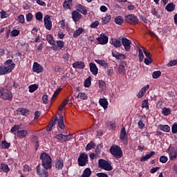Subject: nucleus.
I'll list each match as a JSON object with an SVG mask.
<instances>
[{"label": "nucleus", "instance_id": "f257e3e1", "mask_svg": "<svg viewBox=\"0 0 177 177\" xmlns=\"http://www.w3.org/2000/svg\"><path fill=\"white\" fill-rule=\"evenodd\" d=\"M56 122H57L58 132H59V133H66V124H64V116H63V115H60L59 118L55 116L54 118L51 120V122H50L47 126V132L52 131V128L56 125Z\"/></svg>", "mask_w": 177, "mask_h": 177}, {"label": "nucleus", "instance_id": "f03ea898", "mask_svg": "<svg viewBox=\"0 0 177 177\" xmlns=\"http://www.w3.org/2000/svg\"><path fill=\"white\" fill-rule=\"evenodd\" d=\"M39 158L41 161V165L45 169H52V158L46 152L41 153Z\"/></svg>", "mask_w": 177, "mask_h": 177}, {"label": "nucleus", "instance_id": "7ed1b4c3", "mask_svg": "<svg viewBox=\"0 0 177 177\" xmlns=\"http://www.w3.org/2000/svg\"><path fill=\"white\" fill-rule=\"evenodd\" d=\"M109 152L116 160H120V158H122L124 156V152H122L121 147L117 145H112L109 149Z\"/></svg>", "mask_w": 177, "mask_h": 177}, {"label": "nucleus", "instance_id": "20e7f679", "mask_svg": "<svg viewBox=\"0 0 177 177\" xmlns=\"http://www.w3.org/2000/svg\"><path fill=\"white\" fill-rule=\"evenodd\" d=\"M0 97L3 100H8L12 102L13 99V93L8 88H2L0 89Z\"/></svg>", "mask_w": 177, "mask_h": 177}, {"label": "nucleus", "instance_id": "39448f33", "mask_svg": "<svg viewBox=\"0 0 177 177\" xmlns=\"http://www.w3.org/2000/svg\"><path fill=\"white\" fill-rule=\"evenodd\" d=\"M15 67H16L15 64L0 66V75H6V74H10Z\"/></svg>", "mask_w": 177, "mask_h": 177}, {"label": "nucleus", "instance_id": "423d86ee", "mask_svg": "<svg viewBox=\"0 0 177 177\" xmlns=\"http://www.w3.org/2000/svg\"><path fill=\"white\" fill-rule=\"evenodd\" d=\"M77 162L79 167H85L89 162L88 154L85 152L81 153L77 158Z\"/></svg>", "mask_w": 177, "mask_h": 177}, {"label": "nucleus", "instance_id": "0eeeda50", "mask_svg": "<svg viewBox=\"0 0 177 177\" xmlns=\"http://www.w3.org/2000/svg\"><path fill=\"white\" fill-rule=\"evenodd\" d=\"M98 167L101 169H104V171H113V166H111L109 161L104 159H100L98 160Z\"/></svg>", "mask_w": 177, "mask_h": 177}, {"label": "nucleus", "instance_id": "6e6552de", "mask_svg": "<svg viewBox=\"0 0 177 177\" xmlns=\"http://www.w3.org/2000/svg\"><path fill=\"white\" fill-rule=\"evenodd\" d=\"M124 20L126 23H129V24H131L132 26H135L139 23V19L138 17L135 16L133 14H129L124 17Z\"/></svg>", "mask_w": 177, "mask_h": 177}, {"label": "nucleus", "instance_id": "1a4fd4ad", "mask_svg": "<svg viewBox=\"0 0 177 177\" xmlns=\"http://www.w3.org/2000/svg\"><path fill=\"white\" fill-rule=\"evenodd\" d=\"M167 153L169 154V158L171 161H174L177 159V149L174 147L169 146L167 149Z\"/></svg>", "mask_w": 177, "mask_h": 177}, {"label": "nucleus", "instance_id": "9d476101", "mask_svg": "<svg viewBox=\"0 0 177 177\" xmlns=\"http://www.w3.org/2000/svg\"><path fill=\"white\" fill-rule=\"evenodd\" d=\"M120 139L123 142V145L125 146L128 145V133H127V130L124 127L120 130Z\"/></svg>", "mask_w": 177, "mask_h": 177}, {"label": "nucleus", "instance_id": "9b49d317", "mask_svg": "<svg viewBox=\"0 0 177 177\" xmlns=\"http://www.w3.org/2000/svg\"><path fill=\"white\" fill-rule=\"evenodd\" d=\"M48 169H50L44 168L41 169V164H39L36 167L37 174L39 175V177H48L49 173L48 172Z\"/></svg>", "mask_w": 177, "mask_h": 177}, {"label": "nucleus", "instance_id": "f8f14e48", "mask_svg": "<svg viewBox=\"0 0 177 177\" xmlns=\"http://www.w3.org/2000/svg\"><path fill=\"white\" fill-rule=\"evenodd\" d=\"M120 41L126 52H129L131 50V44H132V41H131L127 37H122V39H120Z\"/></svg>", "mask_w": 177, "mask_h": 177}, {"label": "nucleus", "instance_id": "ddd939ff", "mask_svg": "<svg viewBox=\"0 0 177 177\" xmlns=\"http://www.w3.org/2000/svg\"><path fill=\"white\" fill-rule=\"evenodd\" d=\"M44 26L46 30H48V31H50V30H52V21L50 20V16L46 15L44 18Z\"/></svg>", "mask_w": 177, "mask_h": 177}, {"label": "nucleus", "instance_id": "4468645a", "mask_svg": "<svg viewBox=\"0 0 177 177\" xmlns=\"http://www.w3.org/2000/svg\"><path fill=\"white\" fill-rule=\"evenodd\" d=\"M32 71L33 73L39 74V73H42V71H44V67L38 62H34L32 66Z\"/></svg>", "mask_w": 177, "mask_h": 177}, {"label": "nucleus", "instance_id": "2eb2a0df", "mask_svg": "<svg viewBox=\"0 0 177 177\" xmlns=\"http://www.w3.org/2000/svg\"><path fill=\"white\" fill-rule=\"evenodd\" d=\"M82 19V15H81L77 10L72 12V19L75 23L80 21Z\"/></svg>", "mask_w": 177, "mask_h": 177}, {"label": "nucleus", "instance_id": "dca6fc26", "mask_svg": "<svg viewBox=\"0 0 177 177\" xmlns=\"http://www.w3.org/2000/svg\"><path fill=\"white\" fill-rule=\"evenodd\" d=\"M15 135L19 139H24L28 135V130H18Z\"/></svg>", "mask_w": 177, "mask_h": 177}, {"label": "nucleus", "instance_id": "f3484780", "mask_svg": "<svg viewBox=\"0 0 177 177\" xmlns=\"http://www.w3.org/2000/svg\"><path fill=\"white\" fill-rule=\"evenodd\" d=\"M121 39L122 37H120L119 39H111L110 40V44H111L114 48H121V46H122Z\"/></svg>", "mask_w": 177, "mask_h": 177}, {"label": "nucleus", "instance_id": "a211bd4d", "mask_svg": "<svg viewBox=\"0 0 177 177\" xmlns=\"http://www.w3.org/2000/svg\"><path fill=\"white\" fill-rule=\"evenodd\" d=\"M76 8V10L79 13H82V15H84V16H86V15H88V10H86V7L82 6V4H77Z\"/></svg>", "mask_w": 177, "mask_h": 177}, {"label": "nucleus", "instance_id": "6ab92c4d", "mask_svg": "<svg viewBox=\"0 0 177 177\" xmlns=\"http://www.w3.org/2000/svg\"><path fill=\"white\" fill-rule=\"evenodd\" d=\"M149 88H150V86L149 84H147L146 86L142 87L138 92V93L137 95V97H138V99H142V97H143V96H145V95L147 91L149 89Z\"/></svg>", "mask_w": 177, "mask_h": 177}, {"label": "nucleus", "instance_id": "aec40b11", "mask_svg": "<svg viewBox=\"0 0 177 177\" xmlns=\"http://www.w3.org/2000/svg\"><path fill=\"white\" fill-rule=\"evenodd\" d=\"M73 68H78L79 70H84L85 68V62L76 61L73 64Z\"/></svg>", "mask_w": 177, "mask_h": 177}, {"label": "nucleus", "instance_id": "412c9836", "mask_svg": "<svg viewBox=\"0 0 177 177\" xmlns=\"http://www.w3.org/2000/svg\"><path fill=\"white\" fill-rule=\"evenodd\" d=\"M97 41L100 45H106L109 42V37L106 35L97 37Z\"/></svg>", "mask_w": 177, "mask_h": 177}, {"label": "nucleus", "instance_id": "4be33fe9", "mask_svg": "<svg viewBox=\"0 0 177 177\" xmlns=\"http://www.w3.org/2000/svg\"><path fill=\"white\" fill-rule=\"evenodd\" d=\"M89 67H90V71L93 74V75H97L99 69L97 68L96 64L91 62L89 64Z\"/></svg>", "mask_w": 177, "mask_h": 177}, {"label": "nucleus", "instance_id": "5701e85b", "mask_svg": "<svg viewBox=\"0 0 177 177\" xmlns=\"http://www.w3.org/2000/svg\"><path fill=\"white\" fill-rule=\"evenodd\" d=\"M55 165V168L60 171L61 169H63V167H64V162L61 158L57 159Z\"/></svg>", "mask_w": 177, "mask_h": 177}, {"label": "nucleus", "instance_id": "b1692460", "mask_svg": "<svg viewBox=\"0 0 177 177\" xmlns=\"http://www.w3.org/2000/svg\"><path fill=\"white\" fill-rule=\"evenodd\" d=\"M112 56L113 57H115V59H118V60H120V59H123V60H125V59H127V55L122 53H120L117 51H112Z\"/></svg>", "mask_w": 177, "mask_h": 177}, {"label": "nucleus", "instance_id": "393cba45", "mask_svg": "<svg viewBox=\"0 0 177 177\" xmlns=\"http://www.w3.org/2000/svg\"><path fill=\"white\" fill-rule=\"evenodd\" d=\"M154 154H156V152L154 151H151L149 153H147L145 156H142L140 158V162H145V161H147V160H149V158H151V157H153Z\"/></svg>", "mask_w": 177, "mask_h": 177}, {"label": "nucleus", "instance_id": "a878e982", "mask_svg": "<svg viewBox=\"0 0 177 177\" xmlns=\"http://www.w3.org/2000/svg\"><path fill=\"white\" fill-rule=\"evenodd\" d=\"M95 62L104 68H107V67H109V64L104 59H95Z\"/></svg>", "mask_w": 177, "mask_h": 177}, {"label": "nucleus", "instance_id": "bb28decb", "mask_svg": "<svg viewBox=\"0 0 177 177\" xmlns=\"http://www.w3.org/2000/svg\"><path fill=\"white\" fill-rule=\"evenodd\" d=\"M99 104H100V106L103 107L104 110H106V109H107V106H109V102H107V100L104 98H100L99 100Z\"/></svg>", "mask_w": 177, "mask_h": 177}, {"label": "nucleus", "instance_id": "cd10ccee", "mask_svg": "<svg viewBox=\"0 0 177 177\" xmlns=\"http://www.w3.org/2000/svg\"><path fill=\"white\" fill-rule=\"evenodd\" d=\"M85 32V29L79 28L73 32V38H78L81 34Z\"/></svg>", "mask_w": 177, "mask_h": 177}, {"label": "nucleus", "instance_id": "c85d7f7f", "mask_svg": "<svg viewBox=\"0 0 177 177\" xmlns=\"http://www.w3.org/2000/svg\"><path fill=\"white\" fill-rule=\"evenodd\" d=\"M159 129L163 132H170L171 127L168 124H160Z\"/></svg>", "mask_w": 177, "mask_h": 177}, {"label": "nucleus", "instance_id": "c756f323", "mask_svg": "<svg viewBox=\"0 0 177 177\" xmlns=\"http://www.w3.org/2000/svg\"><path fill=\"white\" fill-rule=\"evenodd\" d=\"M91 175H92V171H91V168L87 167L83 171L81 177H89Z\"/></svg>", "mask_w": 177, "mask_h": 177}, {"label": "nucleus", "instance_id": "7c9ffc66", "mask_svg": "<svg viewBox=\"0 0 177 177\" xmlns=\"http://www.w3.org/2000/svg\"><path fill=\"white\" fill-rule=\"evenodd\" d=\"M46 39L50 45H56V41H55V39H53V36L52 35H47Z\"/></svg>", "mask_w": 177, "mask_h": 177}, {"label": "nucleus", "instance_id": "2f4dec72", "mask_svg": "<svg viewBox=\"0 0 177 177\" xmlns=\"http://www.w3.org/2000/svg\"><path fill=\"white\" fill-rule=\"evenodd\" d=\"M175 4L174 3H169L166 7L165 9L167 10V12H174L175 10Z\"/></svg>", "mask_w": 177, "mask_h": 177}, {"label": "nucleus", "instance_id": "473e14b6", "mask_svg": "<svg viewBox=\"0 0 177 177\" xmlns=\"http://www.w3.org/2000/svg\"><path fill=\"white\" fill-rule=\"evenodd\" d=\"M171 113H172V110L171 109V108L164 107L163 109H162V114H163L166 117L170 115Z\"/></svg>", "mask_w": 177, "mask_h": 177}, {"label": "nucleus", "instance_id": "72a5a7b5", "mask_svg": "<svg viewBox=\"0 0 177 177\" xmlns=\"http://www.w3.org/2000/svg\"><path fill=\"white\" fill-rule=\"evenodd\" d=\"M73 0H65L63 3V7L64 9H71V3Z\"/></svg>", "mask_w": 177, "mask_h": 177}, {"label": "nucleus", "instance_id": "f704fd0d", "mask_svg": "<svg viewBox=\"0 0 177 177\" xmlns=\"http://www.w3.org/2000/svg\"><path fill=\"white\" fill-rule=\"evenodd\" d=\"M17 112L19 113V114H21V115H25V116L28 115V114H30V111L24 108H21L19 109Z\"/></svg>", "mask_w": 177, "mask_h": 177}, {"label": "nucleus", "instance_id": "c9c22d12", "mask_svg": "<svg viewBox=\"0 0 177 177\" xmlns=\"http://www.w3.org/2000/svg\"><path fill=\"white\" fill-rule=\"evenodd\" d=\"M1 169L6 174H8L9 171H10V168H9V166L5 163L1 164Z\"/></svg>", "mask_w": 177, "mask_h": 177}, {"label": "nucleus", "instance_id": "e433bc0d", "mask_svg": "<svg viewBox=\"0 0 177 177\" xmlns=\"http://www.w3.org/2000/svg\"><path fill=\"white\" fill-rule=\"evenodd\" d=\"M32 142L35 147V150H38V148L39 147V141L38 140V138L37 136L33 137L32 138Z\"/></svg>", "mask_w": 177, "mask_h": 177}, {"label": "nucleus", "instance_id": "4c0bfd02", "mask_svg": "<svg viewBox=\"0 0 177 177\" xmlns=\"http://www.w3.org/2000/svg\"><path fill=\"white\" fill-rule=\"evenodd\" d=\"M115 23L118 24V26H121L122 23H124V18L122 16H118L115 18Z\"/></svg>", "mask_w": 177, "mask_h": 177}, {"label": "nucleus", "instance_id": "58836bf2", "mask_svg": "<svg viewBox=\"0 0 177 177\" xmlns=\"http://www.w3.org/2000/svg\"><path fill=\"white\" fill-rule=\"evenodd\" d=\"M110 20H111V15L110 14H106V17L102 18L103 24H107V23H110Z\"/></svg>", "mask_w": 177, "mask_h": 177}, {"label": "nucleus", "instance_id": "ea45409f", "mask_svg": "<svg viewBox=\"0 0 177 177\" xmlns=\"http://www.w3.org/2000/svg\"><path fill=\"white\" fill-rule=\"evenodd\" d=\"M92 149H95V142H93V141H91L87 144L86 151H89V150H92Z\"/></svg>", "mask_w": 177, "mask_h": 177}, {"label": "nucleus", "instance_id": "a19ab883", "mask_svg": "<svg viewBox=\"0 0 177 177\" xmlns=\"http://www.w3.org/2000/svg\"><path fill=\"white\" fill-rule=\"evenodd\" d=\"M28 89H29V92L30 93H32L34 92H35V91H37V89H38V85L37 84H31L28 86Z\"/></svg>", "mask_w": 177, "mask_h": 177}, {"label": "nucleus", "instance_id": "79ce46f5", "mask_svg": "<svg viewBox=\"0 0 177 177\" xmlns=\"http://www.w3.org/2000/svg\"><path fill=\"white\" fill-rule=\"evenodd\" d=\"M56 46H55V48L57 49V48L59 49H62V48H64V41H62V40H57L56 41Z\"/></svg>", "mask_w": 177, "mask_h": 177}, {"label": "nucleus", "instance_id": "37998d69", "mask_svg": "<svg viewBox=\"0 0 177 177\" xmlns=\"http://www.w3.org/2000/svg\"><path fill=\"white\" fill-rule=\"evenodd\" d=\"M160 77H161V71H156L153 72L152 78H153V80H157V78H160Z\"/></svg>", "mask_w": 177, "mask_h": 177}, {"label": "nucleus", "instance_id": "c03bdc74", "mask_svg": "<svg viewBox=\"0 0 177 177\" xmlns=\"http://www.w3.org/2000/svg\"><path fill=\"white\" fill-rule=\"evenodd\" d=\"M70 100H68V98H66L61 104V106L59 107V111H63V109H64L66 107V106H67L68 101Z\"/></svg>", "mask_w": 177, "mask_h": 177}, {"label": "nucleus", "instance_id": "a18cd8bd", "mask_svg": "<svg viewBox=\"0 0 177 177\" xmlns=\"http://www.w3.org/2000/svg\"><path fill=\"white\" fill-rule=\"evenodd\" d=\"M118 73H119V74H122V75H124V74H125V73H127V71H125V66L124 65L121 64L119 66Z\"/></svg>", "mask_w": 177, "mask_h": 177}, {"label": "nucleus", "instance_id": "49530a36", "mask_svg": "<svg viewBox=\"0 0 177 177\" xmlns=\"http://www.w3.org/2000/svg\"><path fill=\"white\" fill-rule=\"evenodd\" d=\"M92 80V77L89 76L85 81H84V86L85 88H89L91 86V84L92 82H91Z\"/></svg>", "mask_w": 177, "mask_h": 177}, {"label": "nucleus", "instance_id": "de8ad7c7", "mask_svg": "<svg viewBox=\"0 0 177 177\" xmlns=\"http://www.w3.org/2000/svg\"><path fill=\"white\" fill-rule=\"evenodd\" d=\"M137 49H138L139 52V60L140 62H143V59H145V55H143V51L140 49V47L138 46Z\"/></svg>", "mask_w": 177, "mask_h": 177}, {"label": "nucleus", "instance_id": "09e8293b", "mask_svg": "<svg viewBox=\"0 0 177 177\" xmlns=\"http://www.w3.org/2000/svg\"><path fill=\"white\" fill-rule=\"evenodd\" d=\"M64 134L63 133H59L55 136V138L59 140V142H61L62 143L64 142Z\"/></svg>", "mask_w": 177, "mask_h": 177}, {"label": "nucleus", "instance_id": "8fccbe9b", "mask_svg": "<svg viewBox=\"0 0 177 177\" xmlns=\"http://www.w3.org/2000/svg\"><path fill=\"white\" fill-rule=\"evenodd\" d=\"M142 108L149 110V100H144L142 102Z\"/></svg>", "mask_w": 177, "mask_h": 177}, {"label": "nucleus", "instance_id": "3c124183", "mask_svg": "<svg viewBox=\"0 0 177 177\" xmlns=\"http://www.w3.org/2000/svg\"><path fill=\"white\" fill-rule=\"evenodd\" d=\"M20 125L21 124H15V125H14L12 128H11V129H10V132L12 133H15V132H17V131H19V129H20Z\"/></svg>", "mask_w": 177, "mask_h": 177}, {"label": "nucleus", "instance_id": "603ef678", "mask_svg": "<svg viewBox=\"0 0 177 177\" xmlns=\"http://www.w3.org/2000/svg\"><path fill=\"white\" fill-rule=\"evenodd\" d=\"M36 20H38L39 21H42V19L44 17L42 12H37L35 15Z\"/></svg>", "mask_w": 177, "mask_h": 177}, {"label": "nucleus", "instance_id": "864d4df0", "mask_svg": "<svg viewBox=\"0 0 177 177\" xmlns=\"http://www.w3.org/2000/svg\"><path fill=\"white\" fill-rule=\"evenodd\" d=\"M76 97H80L83 100H86L88 99V96H86V93H79Z\"/></svg>", "mask_w": 177, "mask_h": 177}, {"label": "nucleus", "instance_id": "5fc2aeb1", "mask_svg": "<svg viewBox=\"0 0 177 177\" xmlns=\"http://www.w3.org/2000/svg\"><path fill=\"white\" fill-rule=\"evenodd\" d=\"M26 21H28V23H30V21H32V17H34V16L31 12H28V14H26Z\"/></svg>", "mask_w": 177, "mask_h": 177}, {"label": "nucleus", "instance_id": "6e6d98bb", "mask_svg": "<svg viewBox=\"0 0 177 177\" xmlns=\"http://www.w3.org/2000/svg\"><path fill=\"white\" fill-rule=\"evenodd\" d=\"M159 161L160 162H162V164H165V162L168 161V157L162 156L160 157Z\"/></svg>", "mask_w": 177, "mask_h": 177}, {"label": "nucleus", "instance_id": "4d7b16f0", "mask_svg": "<svg viewBox=\"0 0 177 177\" xmlns=\"http://www.w3.org/2000/svg\"><path fill=\"white\" fill-rule=\"evenodd\" d=\"M20 34V30L14 29L11 31V37H17Z\"/></svg>", "mask_w": 177, "mask_h": 177}, {"label": "nucleus", "instance_id": "13d9d810", "mask_svg": "<svg viewBox=\"0 0 177 177\" xmlns=\"http://www.w3.org/2000/svg\"><path fill=\"white\" fill-rule=\"evenodd\" d=\"M109 127L111 128L112 131H114V129H115V128H117V124H115V122L113 121H109L108 122Z\"/></svg>", "mask_w": 177, "mask_h": 177}, {"label": "nucleus", "instance_id": "bf43d9fd", "mask_svg": "<svg viewBox=\"0 0 177 177\" xmlns=\"http://www.w3.org/2000/svg\"><path fill=\"white\" fill-rule=\"evenodd\" d=\"M177 66V59L171 60L167 64V67H174Z\"/></svg>", "mask_w": 177, "mask_h": 177}, {"label": "nucleus", "instance_id": "052dcab7", "mask_svg": "<svg viewBox=\"0 0 177 177\" xmlns=\"http://www.w3.org/2000/svg\"><path fill=\"white\" fill-rule=\"evenodd\" d=\"M146 125L145 124V123H143V120H140L138 121V128L140 129H145Z\"/></svg>", "mask_w": 177, "mask_h": 177}, {"label": "nucleus", "instance_id": "680f3d73", "mask_svg": "<svg viewBox=\"0 0 177 177\" xmlns=\"http://www.w3.org/2000/svg\"><path fill=\"white\" fill-rule=\"evenodd\" d=\"M2 147L3 149H9L10 147V143L6 141H2Z\"/></svg>", "mask_w": 177, "mask_h": 177}, {"label": "nucleus", "instance_id": "e2e57ef3", "mask_svg": "<svg viewBox=\"0 0 177 177\" xmlns=\"http://www.w3.org/2000/svg\"><path fill=\"white\" fill-rule=\"evenodd\" d=\"M144 63L147 64V66H149V64H151V63H153V59H151V57L145 58Z\"/></svg>", "mask_w": 177, "mask_h": 177}, {"label": "nucleus", "instance_id": "0e129e2a", "mask_svg": "<svg viewBox=\"0 0 177 177\" xmlns=\"http://www.w3.org/2000/svg\"><path fill=\"white\" fill-rule=\"evenodd\" d=\"M171 132L173 134L177 133V123L173 124L171 127Z\"/></svg>", "mask_w": 177, "mask_h": 177}, {"label": "nucleus", "instance_id": "69168bd1", "mask_svg": "<svg viewBox=\"0 0 177 177\" xmlns=\"http://www.w3.org/2000/svg\"><path fill=\"white\" fill-rule=\"evenodd\" d=\"M0 17L1 19H7L8 13H6V11H4V10L1 11L0 12Z\"/></svg>", "mask_w": 177, "mask_h": 177}, {"label": "nucleus", "instance_id": "338daca9", "mask_svg": "<svg viewBox=\"0 0 177 177\" xmlns=\"http://www.w3.org/2000/svg\"><path fill=\"white\" fill-rule=\"evenodd\" d=\"M18 19L19 21L21 24H24V21H26V19H24V15H20L18 17Z\"/></svg>", "mask_w": 177, "mask_h": 177}, {"label": "nucleus", "instance_id": "774afa93", "mask_svg": "<svg viewBox=\"0 0 177 177\" xmlns=\"http://www.w3.org/2000/svg\"><path fill=\"white\" fill-rule=\"evenodd\" d=\"M97 26H99V21H95L92 22L90 27H91V28H96V27H97Z\"/></svg>", "mask_w": 177, "mask_h": 177}]
</instances>
